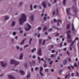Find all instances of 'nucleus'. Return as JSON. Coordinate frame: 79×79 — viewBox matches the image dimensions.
Masks as SVG:
<instances>
[{
  "instance_id": "nucleus-58",
  "label": "nucleus",
  "mask_w": 79,
  "mask_h": 79,
  "mask_svg": "<svg viewBox=\"0 0 79 79\" xmlns=\"http://www.w3.org/2000/svg\"><path fill=\"white\" fill-rule=\"evenodd\" d=\"M67 54L68 55H69V51H67Z\"/></svg>"
},
{
  "instance_id": "nucleus-42",
  "label": "nucleus",
  "mask_w": 79,
  "mask_h": 79,
  "mask_svg": "<svg viewBox=\"0 0 79 79\" xmlns=\"http://www.w3.org/2000/svg\"><path fill=\"white\" fill-rule=\"evenodd\" d=\"M39 69V68L37 67H35V71H37Z\"/></svg>"
},
{
  "instance_id": "nucleus-10",
  "label": "nucleus",
  "mask_w": 79,
  "mask_h": 79,
  "mask_svg": "<svg viewBox=\"0 0 79 79\" xmlns=\"http://www.w3.org/2000/svg\"><path fill=\"white\" fill-rule=\"evenodd\" d=\"M42 5L44 8H46V2H43Z\"/></svg>"
},
{
  "instance_id": "nucleus-41",
  "label": "nucleus",
  "mask_w": 79,
  "mask_h": 79,
  "mask_svg": "<svg viewBox=\"0 0 79 79\" xmlns=\"http://www.w3.org/2000/svg\"><path fill=\"white\" fill-rule=\"evenodd\" d=\"M72 42V40H68V42Z\"/></svg>"
},
{
  "instance_id": "nucleus-44",
  "label": "nucleus",
  "mask_w": 79,
  "mask_h": 79,
  "mask_svg": "<svg viewBox=\"0 0 79 79\" xmlns=\"http://www.w3.org/2000/svg\"><path fill=\"white\" fill-rule=\"evenodd\" d=\"M53 62L52 61H50L49 62V64H52V63H53Z\"/></svg>"
},
{
  "instance_id": "nucleus-56",
  "label": "nucleus",
  "mask_w": 79,
  "mask_h": 79,
  "mask_svg": "<svg viewBox=\"0 0 79 79\" xmlns=\"http://www.w3.org/2000/svg\"><path fill=\"white\" fill-rule=\"evenodd\" d=\"M24 66L25 67V68H27V64H24Z\"/></svg>"
},
{
  "instance_id": "nucleus-27",
  "label": "nucleus",
  "mask_w": 79,
  "mask_h": 79,
  "mask_svg": "<svg viewBox=\"0 0 79 79\" xmlns=\"http://www.w3.org/2000/svg\"><path fill=\"white\" fill-rule=\"evenodd\" d=\"M56 12L57 15H59V12H58V10L57 9H56Z\"/></svg>"
},
{
  "instance_id": "nucleus-26",
  "label": "nucleus",
  "mask_w": 79,
  "mask_h": 79,
  "mask_svg": "<svg viewBox=\"0 0 79 79\" xmlns=\"http://www.w3.org/2000/svg\"><path fill=\"white\" fill-rule=\"evenodd\" d=\"M69 77V74H68L67 75H66L65 77V79H67V77Z\"/></svg>"
},
{
  "instance_id": "nucleus-45",
  "label": "nucleus",
  "mask_w": 79,
  "mask_h": 79,
  "mask_svg": "<svg viewBox=\"0 0 79 79\" xmlns=\"http://www.w3.org/2000/svg\"><path fill=\"white\" fill-rule=\"evenodd\" d=\"M62 44H63V43H61L60 44V47H62Z\"/></svg>"
},
{
  "instance_id": "nucleus-30",
  "label": "nucleus",
  "mask_w": 79,
  "mask_h": 79,
  "mask_svg": "<svg viewBox=\"0 0 79 79\" xmlns=\"http://www.w3.org/2000/svg\"><path fill=\"white\" fill-rule=\"evenodd\" d=\"M32 38H30V40L29 42V44L30 45H31V41H32Z\"/></svg>"
},
{
  "instance_id": "nucleus-6",
  "label": "nucleus",
  "mask_w": 79,
  "mask_h": 79,
  "mask_svg": "<svg viewBox=\"0 0 79 79\" xmlns=\"http://www.w3.org/2000/svg\"><path fill=\"white\" fill-rule=\"evenodd\" d=\"M72 10H73V11L74 13H77V7L76 6H75V7L73 6L72 8Z\"/></svg>"
},
{
  "instance_id": "nucleus-17",
  "label": "nucleus",
  "mask_w": 79,
  "mask_h": 79,
  "mask_svg": "<svg viewBox=\"0 0 79 79\" xmlns=\"http://www.w3.org/2000/svg\"><path fill=\"white\" fill-rule=\"evenodd\" d=\"M57 25L59 26H60V25L59 24V22H60V23H61V21L60 20H59L57 21Z\"/></svg>"
},
{
  "instance_id": "nucleus-22",
  "label": "nucleus",
  "mask_w": 79,
  "mask_h": 79,
  "mask_svg": "<svg viewBox=\"0 0 79 79\" xmlns=\"http://www.w3.org/2000/svg\"><path fill=\"white\" fill-rule=\"evenodd\" d=\"M29 74H28L27 76V78L29 79V78H30V77H31V75H30V74H29V72H28Z\"/></svg>"
},
{
  "instance_id": "nucleus-59",
  "label": "nucleus",
  "mask_w": 79,
  "mask_h": 79,
  "mask_svg": "<svg viewBox=\"0 0 79 79\" xmlns=\"http://www.w3.org/2000/svg\"><path fill=\"white\" fill-rule=\"evenodd\" d=\"M52 72H53L54 71V70L53 69H51Z\"/></svg>"
},
{
  "instance_id": "nucleus-2",
  "label": "nucleus",
  "mask_w": 79,
  "mask_h": 79,
  "mask_svg": "<svg viewBox=\"0 0 79 79\" xmlns=\"http://www.w3.org/2000/svg\"><path fill=\"white\" fill-rule=\"evenodd\" d=\"M10 64H15V66H16V65H18V64H19V62L15 60H11L10 62Z\"/></svg>"
},
{
  "instance_id": "nucleus-19",
  "label": "nucleus",
  "mask_w": 79,
  "mask_h": 79,
  "mask_svg": "<svg viewBox=\"0 0 79 79\" xmlns=\"http://www.w3.org/2000/svg\"><path fill=\"white\" fill-rule=\"evenodd\" d=\"M38 60L40 61V60H41V61H44V59L43 58H42L40 59V57H38Z\"/></svg>"
},
{
  "instance_id": "nucleus-48",
  "label": "nucleus",
  "mask_w": 79,
  "mask_h": 79,
  "mask_svg": "<svg viewBox=\"0 0 79 79\" xmlns=\"http://www.w3.org/2000/svg\"><path fill=\"white\" fill-rule=\"evenodd\" d=\"M46 19H47V18H46V17H44V20L45 21L46 20Z\"/></svg>"
},
{
  "instance_id": "nucleus-51",
  "label": "nucleus",
  "mask_w": 79,
  "mask_h": 79,
  "mask_svg": "<svg viewBox=\"0 0 79 79\" xmlns=\"http://www.w3.org/2000/svg\"><path fill=\"white\" fill-rule=\"evenodd\" d=\"M52 31V28H51L49 30V32H51Z\"/></svg>"
},
{
  "instance_id": "nucleus-61",
  "label": "nucleus",
  "mask_w": 79,
  "mask_h": 79,
  "mask_svg": "<svg viewBox=\"0 0 79 79\" xmlns=\"http://www.w3.org/2000/svg\"><path fill=\"white\" fill-rule=\"evenodd\" d=\"M22 4H23V2H20V6H21Z\"/></svg>"
},
{
  "instance_id": "nucleus-9",
  "label": "nucleus",
  "mask_w": 79,
  "mask_h": 79,
  "mask_svg": "<svg viewBox=\"0 0 79 79\" xmlns=\"http://www.w3.org/2000/svg\"><path fill=\"white\" fill-rule=\"evenodd\" d=\"M38 54L40 56H41V55H42V53L41 52V49L40 48L39 49Z\"/></svg>"
},
{
  "instance_id": "nucleus-46",
  "label": "nucleus",
  "mask_w": 79,
  "mask_h": 79,
  "mask_svg": "<svg viewBox=\"0 0 79 79\" xmlns=\"http://www.w3.org/2000/svg\"><path fill=\"white\" fill-rule=\"evenodd\" d=\"M45 40H44V41H43V44H42V45H44V44H45Z\"/></svg>"
},
{
  "instance_id": "nucleus-53",
  "label": "nucleus",
  "mask_w": 79,
  "mask_h": 79,
  "mask_svg": "<svg viewBox=\"0 0 79 79\" xmlns=\"http://www.w3.org/2000/svg\"><path fill=\"white\" fill-rule=\"evenodd\" d=\"M48 5L49 6H51V4H50L49 3H48Z\"/></svg>"
},
{
  "instance_id": "nucleus-5",
  "label": "nucleus",
  "mask_w": 79,
  "mask_h": 79,
  "mask_svg": "<svg viewBox=\"0 0 79 79\" xmlns=\"http://www.w3.org/2000/svg\"><path fill=\"white\" fill-rule=\"evenodd\" d=\"M1 66L3 67H5L7 65V64L6 62H3V61H1Z\"/></svg>"
},
{
  "instance_id": "nucleus-16",
  "label": "nucleus",
  "mask_w": 79,
  "mask_h": 79,
  "mask_svg": "<svg viewBox=\"0 0 79 79\" xmlns=\"http://www.w3.org/2000/svg\"><path fill=\"white\" fill-rule=\"evenodd\" d=\"M20 73L21 74H22V75H23V74H25V73H24V71L21 70H20Z\"/></svg>"
},
{
  "instance_id": "nucleus-60",
  "label": "nucleus",
  "mask_w": 79,
  "mask_h": 79,
  "mask_svg": "<svg viewBox=\"0 0 79 79\" xmlns=\"http://www.w3.org/2000/svg\"><path fill=\"white\" fill-rule=\"evenodd\" d=\"M71 75L72 76H74V73H72V74H71Z\"/></svg>"
},
{
  "instance_id": "nucleus-57",
  "label": "nucleus",
  "mask_w": 79,
  "mask_h": 79,
  "mask_svg": "<svg viewBox=\"0 0 79 79\" xmlns=\"http://www.w3.org/2000/svg\"><path fill=\"white\" fill-rule=\"evenodd\" d=\"M70 67H71V68H72V69H74V67L73 66H70Z\"/></svg>"
},
{
  "instance_id": "nucleus-28",
  "label": "nucleus",
  "mask_w": 79,
  "mask_h": 79,
  "mask_svg": "<svg viewBox=\"0 0 79 79\" xmlns=\"http://www.w3.org/2000/svg\"><path fill=\"white\" fill-rule=\"evenodd\" d=\"M34 51H36V48H34L33 49L31 50V52H34Z\"/></svg>"
},
{
  "instance_id": "nucleus-49",
  "label": "nucleus",
  "mask_w": 79,
  "mask_h": 79,
  "mask_svg": "<svg viewBox=\"0 0 79 79\" xmlns=\"http://www.w3.org/2000/svg\"><path fill=\"white\" fill-rule=\"evenodd\" d=\"M16 48L17 49H18H18H19V46H16Z\"/></svg>"
},
{
  "instance_id": "nucleus-31",
  "label": "nucleus",
  "mask_w": 79,
  "mask_h": 79,
  "mask_svg": "<svg viewBox=\"0 0 79 79\" xmlns=\"http://www.w3.org/2000/svg\"><path fill=\"white\" fill-rule=\"evenodd\" d=\"M55 55H54V54H52L51 56V58H55Z\"/></svg>"
},
{
  "instance_id": "nucleus-32",
  "label": "nucleus",
  "mask_w": 79,
  "mask_h": 79,
  "mask_svg": "<svg viewBox=\"0 0 79 79\" xmlns=\"http://www.w3.org/2000/svg\"><path fill=\"white\" fill-rule=\"evenodd\" d=\"M66 0H63V3L64 5L66 4Z\"/></svg>"
},
{
  "instance_id": "nucleus-21",
  "label": "nucleus",
  "mask_w": 79,
  "mask_h": 79,
  "mask_svg": "<svg viewBox=\"0 0 79 79\" xmlns=\"http://www.w3.org/2000/svg\"><path fill=\"white\" fill-rule=\"evenodd\" d=\"M26 40V39H25L24 40H23L22 41V42L20 43V44L21 45H23V44H24V41H25V40Z\"/></svg>"
},
{
  "instance_id": "nucleus-1",
  "label": "nucleus",
  "mask_w": 79,
  "mask_h": 79,
  "mask_svg": "<svg viewBox=\"0 0 79 79\" xmlns=\"http://www.w3.org/2000/svg\"><path fill=\"white\" fill-rule=\"evenodd\" d=\"M26 21V16L24 14H22V16L19 19V24L22 25L24 22Z\"/></svg>"
},
{
  "instance_id": "nucleus-29",
  "label": "nucleus",
  "mask_w": 79,
  "mask_h": 79,
  "mask_svg": "<svg viewBox=\"0 0 79 79\" xmlns=\"http://www.w3.org/2000/svg\"><path fill=\"white\" fill-rule=\"evenodd\" d=\"M64 64H66L67 63V60H64Z\"/></svg>"
},
{
  "instance_id": "nucleus-63",
  "label": "nucleus",
  "mask_w": 79,
  "mask_h": 79,
  "mask_svg": "<svg viewBox=\"0 0 79 79\" xmlns=\"http://www.w3.org/2000/svg\"><path fill=\"white\" fill-rule=\"evenodd\" d=\"M26 47H28V45H26L25 46H24V48H26Z\"/></svg>"
},
{
  "instance_id": "nucleus-15",
  "label": "nucleus",
  "mask_w": 79,
  "mask_h": 79,
  "mask_svg": "<svg viewBox=\"0 0 79 79\" xmlns=\"http://www.w3.org/2000/svg\"><path fill=\"white\" fill-rule=\"evenodd\" d=\"M72 30L73 31H74V25L73 24H72Z\"/></svg>"
},
{
  "instance_id": "nucleus-64",
  "label": "nucleus",
  "mask_w": 79,
  "mask_h": 79,
  "mask_svg": "<svg viewBox=\"0 0 79 79\" xmlns=\"http://www.w3.org/2000/svg\"><path fill=\"white\" fill-rule=\"evenodd\" d=\"M33 58H35V56H32Z\"/></svg>"
},
{
  "instance_id": "nucleus-40",
  "label": "nucleus",
  "mask_w": 79,
  "mask_h": 79,
  "mask_svg": "<svg viewBox=\"0 0 79 79\" xmlns=\"http://www.w3.org/2000/svg\"><path fill=\"white\" fill-rule=\"evenodd\" d=\"M53 21H54V23H56V21H57V20H56V19H54L53 20Z\"/></svg>"
},
{
  "instance_id": "nucleus-3",
  "label": "nucleus",
  "mask_w": 79,
  "mask_h": 79,
  "mask_svg": "<svg viewBox=\"0 0 79 79\" xmlns=\"http://www.w3.org/2000/svg\"><path fill=\"white\" fill-rule=\"evenodd\" d=\"M67 34V37L68 39H71V35L69 34L71 33V31L68 30L66 32Z\"/></svg>"
},
{
  "instance_id": "nucleus-8",
  "label": "nucleus",
  "mask_w": 79,
  "mask_h": 79,
  "mask_svg": "<svg viewBox=\"0 0 79 79\" xmlns=\"http://www.w3.org/2000/svg\"><path fill=\"white\" fill-rule=\"evenodd\" d=\"M43 70V68L42 67H41L40 68V75L42 76H44V74L42 73V71Z\"/></svg>"
},
{
  "instance_id": "nucleus-20",
  "label": "nucleus",
  "mask_w": 79,
  "mask_h": 79,
  "mask_svg": "<svg viewBox=\"0 0 79 79\" xmlns=\"http://www.w3.org/2000/svg\"><path fill=\"white\" fill-rule=\"evenodd\" d=\"M23 54H21L20 55L19 58L20 60L23 59Z\"/></svg>"
},
{
  "instance_id": "nucleus-25",
  "label": "nucleus",
  "mask_w": 79,
  "mask_h": 79,
  "mask_svg": "<svg viewBox=\"0 0 79 79\" xmlns=\"http://www.w3.org/2000/svg\"><path fill=\"white\" fill-rule=\"evenodd\" d=\"M53 28H54V29H57V30H59V28H58V27H55V26H53Z\"/></svg>"
},
{
  "instance_id": "nucleus-18",
  "label": "nucleus",
  "mask_w": 79,
  "mask_h": 79,
  "mask_svg": "<svg viewBox=\"0 0 79 79\" xmlns=\"http://www.w3.org/2000/svg\"><path fill=\"white\" fill-rule=\"evenodd\" d=\"M48 28L47 27V26H45L43 28V31H46L47 29Z\"/></svg>"
},
{
  "instance_id": "nucleus-37",
  "label": "nucleus",
  "mask_w": 79,
  "mask_h": 79,
  "mask_svg": "<svg viewBox=\"0 0 79 79\" xmlns=\"http://www.w3.org/2000/svg\"><path fill=\"white\" fill-rule=\"evenodd\" d=\"M32 63L33 64V65L35 64V61L34 60H33L32 61Z\"/></svg>"
},
{
  "instance_id": "nucleus-54",
  "label": "nucleus",
  "mask_w": 79,
  "mask_h": 79,
  "mask_svg": "<svg viewBox=\"0 0 79 79\" xmlns=\"http://www.w3.org/2000/svg\"><path fill=\"white\" fill-rule=\"evenodd\" d=\"M41 29V27H39L38 28V30H40Z\"/></svg>"
},
{
  "instance_id": "nucleus-23",
  "label": "nucleus",
  "mask_w": 79,
  "mask_h": 79,
  "mask_svg": "<svg viewBox=\"0 0 79 79\" xmlns=\"http://www.w3.org/2000/svg\"><path fill=\"white\" fill-rule=\"evenodd\" d=\"M15 25V22L13 21L12 22V26H14Z\"/></svg>"
},
{
  "instance_id": "nucleus-36",
  "label": "nucleus",
  "mask_w": 79,
  "mask_h": 79,
  "mask_svg": "<svg viewBox=\"0 0 79 79\" xmlns=\"http://www.w3.org/2000/svg\"><path fill=\"white\" fill-rule=\"evenodd\" d=\"M41 42H42V40H41V39H40L39 40V44H41Z\"/></svg>"
},
{
  "instance_id": "nucleus-55",
  "label": "nucleus",
  "mask_w": 79,
  "mask_h": 79,
  "mask_svg": "<svg viewBox=\"0 0 79 79\" xmlns=\"http://www.w3.org/2000/svg\"><path fill=\"white\" fill-rule=\"evenodd\" d=\"M55 51L54 50H53L52 52V53H55Z\"/></svg>"
},
{
  "instance_id": "nucleus-35",
  "label": "nucleus",
  "mask_w": 79,
  "mask_h": 79,
  "mask_svg": "<svg viewBox=\"0 0 79 79\" xmlns=\"http://www.w3.org/2000/svg\"><path fill=\"white\" fill-rule=\"evenodd\" d=\"M76 75L77 76V77H78V76H79V73H78V72H76Z\"/></svg>"
},
{
  "instance_id": "nucleus-52",
  "label": "nucleus",
  "mask_w": 79,
  "mask_h": 79,
  "mask_svg": "<svg viewBox=\"0 0 79 79\" xmlns=\"http://www.w3.org/2000/svg\"><path fill=\"white\" fill-rule=\"evenodd\" d=\"M62 71H63V70H60L59 71V73H61V72H62Z\"/></svg>"
},
{
  "instance_id": "nucleus-13",
  "label": "nucleus",
  "mask_w": 79,
  "mask_h": 79,
  "mask_svg": "<svg viewBox=\"0 0 79 79\" xmlns=\"http://www.w3.org/2000/svg\"><path fill=\"white\" fill-rule=\"evenodd\" d=\"M70 10V8H68L67 9V12L68 15H69L70 14V12L69 10Z\"/></svg>"
},
{
  "instance_id": "nucleus-62",
  "label": "nucleus",
  "mask_w": 79,
  "mask_h": 79,
  "mask_svg": "<svg viewBox=\"0 0 79 79\" xmlns=\"http://www.w3.org/2000/svg\"><path fill=\"white\" fill-rule=\"evenodd\" d=\"M68 60L69 61H71V59H70V58L68 59Z\"/></svg>"
},
{
  "instance_id": "nucleus-14",
  "label": "nucleus",
  "mask_w": 79,
  "mask_h": 79,
  "mask_svg": "<svg viewBox=\"0 0 79 79\" xmlns=\"http://www.w3.org/2000/svg\"><path fill=\"white\" fill-rule=\"evenodd\" d=\"M70 24H68L67 25V29H70Z\"/></svg>"
},
{
  "instance_id": "nucleus-12",
  "label": "nucleus",
  "mask_w": 79,
  "mask_h": 79,
  "mask_svg": "<svg viewBox=\"0 0 79 79\" xmlns=\"http://www.w3.org/2000/svg\"><path fill=\"white\" fill-rule=\"evenodd\" d=\"M34 15H32L30 17V19L31 21H34Z\"/></svg>"
},
{
  "instance_id": "nucleus-24",
  "label": "nucleus",
  "mask_w": 79,
  "mask_h": 79,
  "mask_svg": "<svg viewBox=\"0 0 79 79\" xmlns=\"http://www.w3.org/2000/svg\"><path fill=\"white\" fill-rule=\"evenodd\" d=\"M5 19L4 20V21H5V20H6L8 19H9V18L8 17H7V16H5Z\"/></svg>"
},
{
  "instance_id": "nucleus-33",
  "label": "nucleus",
  "mask_w": 79,
  "mask_h": 79,
  "mask_svg": "<svg viewBox=\"0 0 79 79\" xmlns=\"http://www.w3.org/2000/svg\"><path fill=\"white\" fill-rule=\"evenodd\" d=\"M74 66H75V67H77V68L78 67L76 63H75L74 64Z\"/></svg>"
},
{
  "instance_id": "nucleus-43",
  "label": "nucleus",
  "mask_w": 79,
  "mask_h": 79,
  "mask_svg": "<svg viewBox=\"0 0 79 79\" xmlns=\"http://www.w3.org/2000/svg\"><path fill=\"white\" fill-rule=\"evenodd\" d=\"M16 34V32H13V35H15Z\"/></svg>"
},
{
  "instance_id": "nucleus-4",
  "label": "nucleus",
  "mask_w": 79,
  "mask_h": 79,
  "mask_svg": "<svg viewBox=\"0 0 79 79\" xmlns=\"http://www.w3.org/2000/svg\"><path fill=\"white\" fill-rule=\"evenodd\" d=\"M26 26H27L28 27V28L25 29L26 31H28L30 30L31 27V26H30V25H29V24L28 23H27L26 24Z\"/></svg>"
},
{
  "instance_id": "nucleus-11",
  "label": "nucleus",
  "mask_w": 79,
  "mask_h": 79,
  "mask_svg": "<svg viewBox=\"0 0 79 79\" xmlns=\"http://www.w3.org/2000/svg\"><path fill=\"white\" fill-rule=\"evenodd\" d=\"M8 78L10 79H15V77H13V76L11 75L8 76Z\"/></svg>"
},
{
  "instance_id": "nucleus-34",
  "label": "nucleus",
  "mask_w": 79,
  "mask_h": 79,
  "mask_svg": "<svg viewBox=\"0 0 79 79\" xmlns=\"http://www.w3.org/2000/svg\"><path fill=\"white\" fill-rule=\"evenodd\" d=\"M32 4L30 5V10H32Z\"/></svg>"
},
{
  "instance_id": "nucleus-38",
  "label": "nucleus",
  "mask_w": 79,
  "mask_h": 79,
  "mask_svg": "<svg viewBox=\"0 0 79 79\" xmlns=\"http://www.w3.org/2000/svg\"><path fill=\"white\" fill-rule=\"evenodd\" d=\"M46 60H48V61H50V60H51V59H47V58H46Z\"/></svg>"
},
{
  "instance_id": "nucleus-7",
  "label": "nucleus",
  "mask_w": 79,
  "mask_h": 79,
  "mask_svg": "<svg viewBox=\"0 0 79 79\" xmlns=\"http://www.w3.org/2000/svg\"><path fill=\"white\" fill-rule=\"evenodd\" d=\"M76 40H78V37H76L74 41L72 42L71 44L70 45V47H72V46H73V44H74V43H75Z\"/></svg>"
},
{
  "instance_id": "nucleus-50",
  "label": "nucleus",
  "mask_w": 79,
  "mask_h": 79,
  "mask_svg": "<svg viewBox=\"0 0 79 79\" xmlns=\"http://www.w3.org/2000/svg\"><path fill=\"white\" fill-rule=\"evenodd\" d=\"M37 5H35L34 6V8L35 9V8H37Z\"/></svg>"
},
{
  "instance_id": "nucleus-47",
  "label": "nucleus",
  "mask_w": 79,
  "mask_h": 79,
  "mask_svg": "<svg viewBox=\"0 0 79 79\" xmlns=\"http://www.w3.org/2000/svg\"><path fill=\"white\" fill-rule=\"evenodd\" d=\"M52 14L53 16L55 15V10L53 11Z\"/></svg>"
},
{
  "instance_id": "nucleus-39",
  "label": "nucleus",
  "mask_w": 79,
  "mask_h": 79,
  "mask_svg": "<svg viewBox=\"0 0 79 79\" xmlns=\"http://www.w3.org/2000/svg\"><path fill=\"white\" fill-rule=\"evenodd\" d=\"M48 69H45V72H46V73H47V72H48Z\"/></svg>"
}]
</instances>
